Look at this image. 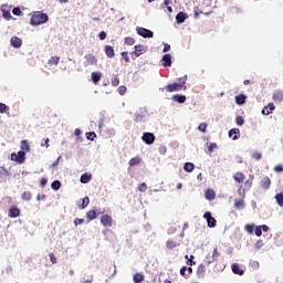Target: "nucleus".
Wrapping results in <instances>:
<instances>
[{"instance_id": "1", "label": "nucleus", "mask_w": 283, "mask_h": 283, "mask_svg": "<svg viewBox=\"0 0 283 283\" xmlns=\"http://www.w3.org/2000/svg\"><path fill=\"white\" fill-rule=\"evenodd\" d=\"M48 21H50V17L48 15V13H44L42 11H35L30 19V25L36 28L39 25L48 23Z\"/></svg>"}, {"instance_id": "2", "label": "nucleus", "mask_w": 283, "mask_h": 283, "mask_svg": "<svg viewBox=\"0 0 283 283\" xmlns=\"http://www.w3.org/2000/svg\"><path fill=\"white\" fill-rule=\"evenodd\" d=\"M136 32L138 36H142L143 39H154V31L147 28L136 27Z\"/></svg>"}, {"instance_id": "3", "label": "nucleus", "mask_w": 283, "mask_h": 283, "mask_svg": "<svg viewBox=\"0 0 283 283\" xmlns=\"http://www.w3.org/2000/svg\"><path fill=\"white\" fill-rule=\"evenodd\" d=\"M11 160H13V163H18V165H23L25 163V151L19 150L18 153H12Z\"/></svg>"}, {"instance_id": "4", "label": "nucleus", "mask_w": 283, "mask_h": 283, "mask_svg": "<svg viewBox=\"0 0 283 283\" xmlns=\"http://www.w3.org/2000/svg\"><path fill=\"white\" fill-rule=\"evenodd\" d=\"M203 218L207 221L209 229H216V227L218 226V221L216 220V218H213L211 212L209 211L205 212Z\"/></svg>"}, {"instance_id": "5", "label": "nucleus", "mask_w": 283, "mask_h": 283, "mask_svg": "<svg viewBox=\"0 0 283 283\" xmlns=\"http://www.w3.org/2000/svg\"><path fill=\"white\" fill-rule=\"evenodd\" d=\"M185 78L186 77H184V82H181V83L168 84L166 86L167 92H180V90H182V87H184V90H187V86H185Z\"/></svg>"}, {"instance_id": "6", "label": "nucleus", "mask_w": 283, "mask_h": 283, "mask_svg": "<svg viewBox=\"0 0 283 283\" xmlns=\"http://www.w3.org/2000/svg\"><path fill=\"white\" fill-rule=\"evenodd\" d=\"M142 140L145 145H154V143H156V135H154V133L146 132L143 134Z\"/></svg>"}, {"instance_id": "7", "label": "nucleus", "mask_w": 283, "mask_h": 283, "mask_svg": "<svg viewBox=\"0 0 283 283\" xmlns=\"http://www.w3.org/2000/svg\"><path fill=\"white\" fill-rule=\"evenodd\" d=\"M147 116V108H139V112L135 113V123H143V119Z\"/></svg>"}, {"instance_id": "8", "label": "nucleus", "mask_w": 283, "mask_h": 283, "mask_svg": "<svg viewBox=\"0 0 283 283\" xmlns=\"http://www.w3.org/2000/svg\"><path fill=\"white\" fill-rule=\"evenodd\" d=\"M10 45H11V48L19 50V48H21V45H23V40L17 35H14L10 39Z\"/></svg>"}, {"instance_id": "9", "label": "nucleus", "mask_w": 283, "mask_h": 283, "mask_svg": "<svg viewBox=\"0 0 283 283\" xmlns=\"http://www.w3.org/2000/svg\"><path fill=\"white\" fill-rule=\"evenodd\" d=\"M171 59H172V56H171L170 53L164 54L163 57H161L163 67H171V65H172Z\"/></svg>"}, {"instance_id": "10", "label": "nucleus", "mask_w": 283, "mask_h": 283, "mask_svg": "<svg viewBox=\"0 0 283 283\" xmlns=\"http://www.w3.org/2000/svg\"><path fill=\"white\" fill-rule=\"evenodd\" d=\"M189 19V15L182 11H179L176 15V23L178 25H182V23H185L186 20Z\"/></svg>"}, {"instance_id": "11", "label": "nucleus", "mask_w": 283, "mask_h": 283, "mask_svg": "<svg viewBox=\"0 0 283 283\" xmlns=\"http://www.w3.org/2000/svg\"><path fill=\"white\" fill-rule=\"evenodd\" d=\"M9 176H12V172L4 167H0V182H6Z\"/></svg>"}, {"instance_id": "12", "label": "nucleus", "mask_w": 283, "mask_h": 283, "mask_svg": "<svg viewBox=\"0 0 283 283\" xmlns=\"http://www.w3.org/2000/svg\"><path fill=\"white\" fill-rule=\"evenodd\" d=\"M274 111L275 104L269 103L265 107L262 108L261 114H263V116H269V114H273Z\"/></svg>"}, {"instance_id": "13", "label": "nucleus", "mask_w": 283, "mask_h": 283, "mask_svg": "<svg viewBox=\"0 0 283 283\" xmlns=\"http://www.w3.org/2000/svg\"><path fill=\"white\" fill-rule=\"evenodd\" d=\"M231 271L234 275H244V270H242V268H240L239 263H232L231 264Z\"/></svg>"}, {"instance_id": "14", "label": "nucleus", "mask_w": 283, "mask_h": 283, "mask_svg": "<svg viewBox=\"0 0 283 283\" xmlns=\"http://www.w3.org/2000/svg\"><path fill=\"white\" fill-rule=\"evenodd\" d=\"M145 52H147V50H145V46H143L142 44H137L135 45V51L130 52V54H134L136 59H138V56L145 54Z\"/></svg>"}, {"instance_id": "15", "label": "nucleus", "mask_w": 283, "mask_h": 283, "mask_svg": "<svg viewBox=\"0 0 283 283\" xmlns=\"http://www.w3.org/2000/svg\"><path fill=\"white\" fill-rule=\"evenodd\" d=\"M171 101L175 103H179V105H182L184 103H187V96L182 94H176L172 95Z\"/></svg>"}, {"instance_id": "16", "label": "nucleus", "mask_w": 283, "mask_h": 283, "mask_svg": "<svg viewBox=\"0 0 283 283\" xmlns=\"http://www.w3.org/2000/svg\"><path fill=\"white\" fill-rule=\"evenodd\" d=\"M101 224H103V227H112V216L103 214L101 217Z\"/></svg>"}, {"instance_id": "17", "label": "nucleus", "mask_w": 283, "mask_h": 283, "mask_svg": "<svg viewBox=\"0 0 283 283\" xmlns=\"http://www.w3.org/2000/svg\"><path fill=\"white\" fill-rule=\"evenodd\" d=\"M101 78H103V73L101 72H93L91 74V81L94 83V85H98Z\"/></svg>"}, {"instance_id": "18", "label": "nucleus", "mask_w": 283, "mask_h": 283, "mask_svg": "<svg viewBox=\"0 0 283 283\" xmlns=\"http://www.w3.org/2000/svg\"><path fill=\"white\" fill-rule=\"evenodd\" d=\"M229 138H232V140H238L240 138V129L239 128H231L228 132Z\"/></svg>"}, {"instance_id": "19", "label": "nucleus", "mask_w": 283, "mask_h": 283, "mask_svg": "<svg viewBox=\"0 0 283 283\" xmlns=\"http://www.w3.org/2000/svg\"><path fill=\"white\" fill-rule=\"evenodd\" d=\"M8 216L9 218H19L21 216V210L18 207H11Z\"/></svg>"}, {"instance_id": "20", "label": "nucleus", "mask_w": 283, "mask_h": 283, "mask_svg": "<svg viewBox=\"0 0 283 283\" xmlns=\"http://www.w3.org/2000/svg\"><path fill=\"white\" fill-rule=\"evenodd\" d=\"M85 59L86 65H96L98 63V60L96 59V56H94V54H86Z\"/></svg>"}, {"instance_id": "21", "label": "nucleus", "mask_w": 283, "mask_h": 283, "mask_svg": "<svg viewBox=\"0 0 283 283\" xmlns=\"http://www.w3.org/2000/svg\"><path fill=\"white\" fill-rule=\"evenodd\" d=\"M104 52L108 59H114V56H116V53L114 52V46L112 45H106L104 48Z\"/></svg>"}, {"instance_id": "22", "label": "nucleus", "mask_w": 283, "mask_h": 283, "mask_svg": "<svg viewBox=\"0 0 283 283\" xmlns=\"http://www.w3.org/2000/svg\"><path fill=\"white\" fill-rule=\"evenodd\" d=\"M91 180H92V174H88V172H84L80 177V182L82 185H87V182H90Z\"/></svg>"}, {"instance_id": "23", "label": "nucleus", "mask_w": 283, "mask_h": 283, "mask_svg": "<svg viewBox=\"0 0 283 283\" xmlns=\"http://www.w3.org/2000/svg\"><path fill=\"white\" fill-rule=\"evenodd\" d=\"M206 273H207V270L205 269V264H199L197 268V277L199 280H202V277H205Z\"/></svg>"}, {"instance_id": "24", "label": "nucleus", "mask_w": 283, "mask_h": 283, "mask_svg": "<svg viewBox=\"0 0 283 283\" xmlns=\"http://www.w3.org/2000/svg\"><path fill=\"white\" fill-rule=\"evenodd\" d=\"M234 101L237 105H244L247 103V95L241 93L234 97Z\"/></svg>"}, {"instance_id": "25", "label": "nucleus", "mask_w": 283, "mask_h": 283, "mask_svg": "<svg viewBox=\"0 0 283 283\" xmlns=\"http://www.w3.org/2000/svg\"><path fill=\"white\" fill-rule=\"evenodd\" d=\"M272 101H274V103H282V101H283V91H277L276 93H274L272 95Z\"/></svg>"}, {"instance_id": "26", "label": "nucleus", "mask_w": 283, "mask_h": 283, "mask_svg": "<svg viewBox=\"0 0 283 283\" xmlns=\"http://www.w3.org/2000/svg\"><path fill=\"white\" fill-rule=\"evenodd\" d=\"M206 200H214L216 199V191L213 189H207L205 192Z\"/></svg>"}, {"instance_id": "27", "label": "nucleus", "mask_w": 283, "mask_h": 283, "mask_svg": "<svg viewBox=\"0 0 283 283\" xmlns=\"http://www.w3.org/2000/svg\"><path fill=\"white\" fill-rule=\"evenodd\" d=\"M193 169H196V165L193 163H186L184 165V170L187 172V174H191V171H193Z\"/></svg>"}, {"instance_id": "28", "label": "nucleus", "mask_w": 283, "mask_h": 283, "mask_svg": "<svg viewBox=\"0 0 283 283\" xmlns=\"http://www.w3.org/2000/svg\"><path fill=\"white\" fill-rule=\"evenodd\" d=\"M86 218L88 222H92V220H96L98 218V213H96V210H91L86 213Z\"/></svg>"}, {"instance_id": "29", "label": "nucleus", "mask_w": 283, "mask_h": 283, "mask_svg": "<svg viewBox=\"0 0 283 283\" xmlns=\"http://www.w3.org/2000/svg\"><path fill=\"white\" fill-rule=\"evenodd\" d=\"M261 187H262V189H269L271 187V178L264 177L261 180Z\"/></svg>"}, {"instance_id": "30", "label": "nucleus", "mask_w": 283, "mask_h": 283, "mask_svg": "<svg viewBox=\"0 0 283 283\" xmlns=\"http://www.w3.org/2000/svg\"><path fill=\"white\" fill-rule=\"evenodd\" d=\"M145 280V275H143L142 273H135L133 275V282L135 283H142Z\"/></svg>"}, {"instance_id": "31", "label": "nucleus", "mask_w": 283, "mask_h": 283, "mask_svg": "<svg viewBox=\"0 0 283 283\" xmlns=\"http://www.w3.org/2000/svg\"><path fill=\"white\" fill-rule=\"evenodd\" d=\"M176 247H178V244H177L176 241H174V240H168V241L166 242V249H167L168 251H171V250L176 249Z\"/></svg>"}, {"instance_id": "32", "label": "nucleus", "mask_w": 283, "mask_h": 283, "mask_svg": "<svg viewBox=\"0 0 283 283\" xmlns=\"http://www.w3.org/2000/svg\"><path fill=\"white\" fill-rule=\"evenodd\" d=\"M90 207V197H84L82 199V205L80 206V209H87Z\"/></svg>"}, {"instance_id": "33", "label": "nucleus", "mask_w": 283, "mask_h": 283, "mask_svg": "<svg viewBox=\"0 0 283 283\" xmlns=\"http://www.w3.org/2000/svg\"><path fill=\"white\" fill-rule=\"evenodd\" d=\"M51 189H53V191H59V189H61V181L60 180L52 181Z\"/></svg>"}, {"instance_id": "34", "label": "nucleus", "mask_w": 283, "mask_h": 283, "mask_svg": "<svg viewBox=\"0 0 283 283\" xmlns=\"http://www.w3.org/2000/svg\"><path fill=\"white\" fill-rule=\"evenodd\" d=\"M129 167H136V165H140V158L139 157H134L129 160L128 163Z\"/></svg>"}, {"instance_id": "35", "label": "nucleus", "mask_w": 283, "mask_h": 283, "mask_svg": "<svg viewBox=\"0 0 283 283\" xmlns=\"http://www.w3.org/2000/svg\"><path fill=\"white\" fill-rule=\"evenodd\" d=\"M234 180H235V182H244V174H242V172H237L235 175H234Z\"/></svg>"}, {"instance_id": "36", "label": "nucleus", "mask_w": 283, "mask_h": 283, "mask_svg": "<svg viewBox=\"0 0 283 283\" xmlns=\"http://www.w3.org/2000/svg\"><path fill=\"white\" fill-rule=\"evenodd\" d=\"M21 151H30V144L25 139L21 142Z\"/></svg>"}, {"instance_id": "37", "label": "nucleus", "mask_w": 283, "mask_h": 283, "mask_svg": "<svg viewBox=\"0 0 283 283\" xmlns=\"http://www.w3.org/2000/svg\"><path fill=\"white\" fill-rule=\"evenodd\" d=\"M113 87H118L120 85V78H118V75H114L111 81Z\"/></svg>"}, {"instance_id": "38", "label": "nucleus", "mask_w": 283, "mask_h": 283, "mask_svg": "<svg viewBox=\"0 0 283 283\" xmlns=\"http://www.w3.org/2000/svg\"><path fill=\"white\" fill-rule=\"evenodd\" d=\"M275 200H276L279 207H283V192L276 193Z\"/></svg>"}, {"instance_id": "39", "label": "nucleus", "mask_w": 283, "mask_h": 283, "mask_svg": "<svg viewBox=\"0 0 283 283\" xmlns=\"http://www.w3.org/2000/svg\"><path fill=\"white\" fill-rule=\"evenodd\" d=\"M234 209H244V200H234Z\"/></svg>"}, {"instance_id": "40", "label": "nucleus", "mask_w": 283, "mask_h": 283, "mask_svg": "<svg viewBox=\"0 0 283 283\" xmlns=\"http://www.w3.org/2000/svg\"><path fill=\"white\" fill-rule=\"evenodd\" d=\"M22 200L30 202L32 200V193L30 191H25L22 193Z\"/></svg>"}, {"instance_id": "41", "label": "nucleus", "mask_w": 283, "mask_h": 283, "mask_svg": "<svg viewBox=\"0 0 283 283\" xmlns=\"http://www.w3.org/2000/svg\"><path fill=\"white\" fill-rule=\"evenodd\" d=\"M124 43H125L126 45H134V43H136V40H134V38H132V36H126V38L124 39Z\"/></svg>"}, {"instance_id": "42", "label": "nucleus", "mask_w": 283, "mask_h": 283, "mask_svg": "<svg viewBox=\"0 0 283 283\" xmlns=\"http://www.w3.org/2000/svg\"><path fill=\"white\" fill-rule=\"evenodd\" d=\"M59 61H61V57H59V56H52V57L49 60V63H50V65H59Z\"/></svg>"}, {"instance_id": "43", "label": "nucleus", "mask_w": 283, "mask_h": 283, "mask_svg": "<svg viewBox=\"0 0 283 283\" xmlns=\"http://www.w3.org/2000/svg\"><path fill=\"white\" fill-rule=\"evenodd\" d=\"M12 14H14V17H21V14H23V12L21 11V8L14 7L12 9Z\"/></svg>"}, {"instance_id": "44", "label": "nucleus", "mask_w": 283, "mask_h": 283, "mask_svg": "<svg viewBox=\"0 0 283 283\" xmlns=\"http://www.w3.org/2000/svg\"><path fill=\"white\" fill-rule=\"evenodd\" d=\"M117 92H118L119 96H125V94L127 92V86H125V85L119 86Z\"/></svg>"}, {"instance_id": "45", "label": "nucleus", "mask_w": 283, "mask_h": 283, "mask_svg": "<svg viewBox=\"0 0 283 283\" xmlns=\"http://www.w3.org/2000/svg\"><path fill=\"white\" fill-rule=\"evenodd\" d=\"M95 138H96V133H95V132H88V133H86V139H87V140L94 142Z\"/></svg>"}, {"instance_id": "46", "label": "nucleus", "mask_w": 283, "mask_h": 283, "mask_svg": "<svg viewBox=\"0 0 283 283\" xmlns=\"http://www.w3.org/2000/svg\"><path fill=\"white\" fill-rule=\"evenodd\" d=\"M235 124H237L239 127H242V125H244V117H242V116H237V117H235Z\"/></svg>"}, {"instance_id": "47", "label": "nucleus", "mask_w": 283, "mask_h": 283, "mask_svg": "<svg viewBox=\"0 0 283 283\" xmlns=\"http://www.w3.org/2000/svg\"><path fill=\"white\" fill-rule=\"evenodd\" d=\"M255 230V226L254 224H247L245 226V231L250 234H253V231Z\"/></svg>"}, {"instance_id": "48", "label": "nucleus", "mask_w": 283, "mask_h": 283, "mask_svg": "<svg viewBox=\"0 0 283 283\" xmlns=\"http://www.w3.org/2000/svg\"><path fill=\"white\" fill-rule=\"evenodd\" d=\"M254 234L256 235V238H262V228H260V226H256L254 228Z\"/></svg>"}, {"instance_id": "49", "label": "nucleus", "mask_w": 283, "mask_h": 283, "mask_svg": "<svg viewBox=\"0 0 283 283\" xmlns=\"http://www.w3.org/2000/svg\"><path fill=\"white\" fill-rule=\"evenodd\" d=\"M198 130L205 134L207 132V123L199 124Z\"/></svg>"}, {"instance_id": "50", "label": "nucleus", "mask_w": 283, "mask_h": 283, "mask_svg": "<svg viewBox=\"0 0 283 283\" xmlns=\"http://www.w3.org/2000/svg\"><path fill=\"white\" fill-rule=\"evenodd\" d=\"M8 109H10V107H8V105L0 103V114H6V112H8Z\"/></svg>"}, {"instance_id": "51", "label": "nucleus", "mask_w": 283, "mask_h": 283, "mask_svg": "<svg viewBox=\"0 0 283 283\" xmlns=\"http://www.w3.org/2000/svg\"><path fill=\"white\" fill-rule=\"evenodd\" d=\"M212 258H213L214 262L218 260V258H220V252L218 251V248L213 249Z\"/></svg>"}, {"instance_id": "52", "label": "nucleus", "mask_w": 283, "mask_h": 283, "mask_svg": "<svg viewBox=\"0 0 283 283\" xmlns=\"http://www.w3.org/2000/svg\"><path fill=\"white\" fill-rule=\"evenodd\" d=\"M128 54H129V52H127V51L122 52V57L124 59V61H126V63L130 62Z\"/></svg>"}, {"instance_id": "53", "label": "nucleus", "mask_w": 283, "mask_h": 283, "mask_svg": "<svg viewBox=\"0 0 283 283\" xmlns=\"http://www.w3.org/2000/svg\"><path fill=\"white\" fill-rule=\"evenodd\" d=\"M205 262L208 263V264H213V262H216V260L213 259L212 255H207L205 258Z\"/></svg>"}, {"instance_id": "54", "label": "nucleus", "mask_w": 283, "mask_h": 283, "mask_svg": "<svg viewBox=\"0 0 283 283\" xmlns=\"http://www.w3.org/2000/svg\"><path fill=\"white\" fill-rule=\"evenodd\" d=\"M254 247H255L256 251H260V249H262V247H264V241H262V240L256 241Z\"/></svg>"}, {"instance_id": "55", "label": "nucleus", "mask_w": 283, "mask_h": 283, "mask_svg": "<svg viewBox=\"0 0 283 283\" xmlns=\"http://www.w3.org/2000/svg\"><path fill=\"white\" fill-rule=\"evenodd\" d=\"M213 149H218V144L211 143V144L208 146V151H209L210 154L213 151Z\"/></svg>"}, {"instance_id": "56", "label": "nucleus", "mask_w": 283, "mask_h": 283, "mask_svg": "<svg viewBox=\"0 0 283 283\" xmlns=\"http://www.w3.org/2000/svg\"><path fill=\"white\" fill-rule=\"evenodd\" d=\"M252 158L254 160H262V153H253Z\"/></svg>"}, {"instance_id": "57", "label": "nucleus", "mask_w": 283, "mask_h": 283, "mask_svg": "<svg viewBox=\"0 0 283 283\" xmlns=\"http://www.w3.org/2000/svg\"><path fill=\"white\" fill-rule=\"evenodd\" d=\"M138 191L145 192L147 191V184L143 182L138 186Z\"/></svg>"}, {"instance_id": "58", "label": "nucleus", "mask_w": 283, "mask_h": 283, "mask_svg": "<svg viewBox=\"0 0 283 283\" xmlns=\"http://www.w3.org/2000/svg\"><path fill=\"white\" fill-rule=\"evenodd\" d=\"M98 36H99V41H105V39H107V33L105 31H101Z\"/></svg>"}, {"instance_id": "59", "label": "nucleus", "mask_w": 283, "mask_h": 283, "mask_svg": "<svg viewBox=\"0 0 283 283\" xmlns=\"http://www.w3.org/2000/svg\"><path fill=\"white\" fill-rule=\"evenodd\" d=\"M84 223H85V219H78V218H76V219L74 220L75 227H78V224H84Z\"/></svg>"}, {"instance_id": "60", "label": "nucleus", "mask_w": 283, "mask_h": 283, "mask_svg": "<svg viewBox=\"0 0 283 283\" xmlns=\"http://www.w3.org/2000/svg\"><path fill=\"white\" fill-rule=\"evenodd\" d=\"M274 171H276V174H282V171H283V166H282V165H276V166L274 167Z\"/></svg>"}, {"instance_id": "61", "label": "nucleus", "mask_w": 283, "mask_h": 283, "mask_svg": "<svg viewBox=\"0 0 283 283\" xmlns=\"http://www.w3.org/2000/svg\"><path fill=\"white\" fill-rule=\"evenodd\" d=\"M169 50H171V45L168 44V43H164L163 52H164V53H167V52H169Z\"/></svg>"}, {"instance_id": "62", "label": "nucleus", "mask_w": 283, "mask_h": 283, "mask_svg": "<svg viewBox=\"0 0 283 283\" xmlns=\"http://www.w3.org/2000/svg\"><path fill=\"white\" fill-rule=\"evenodd\" d=\"M159 154H161L163 156H165L167 154V146H160L159 147Z\"/></svg>"}, {"instance_id": "63", "label": "nucleus", "mask_w": 283, "mask_h": 283, "mask_svg": "<svg viewBox=\"0 0 283 283\" xmlns=\"http://www.w3.org/2000/svg\"><path fill=\"white\" fill-rule=\"evenodd\" d=\"M260 228H261V231H263V233H268V231H269V226H266V224H262V226H259Z\"/></svg>"}, {"instance_id": "64", "label": "nucleus", "mask_w": 283, "mask_h": 283, "mask_svg": "<svg viewBox=\"0 0 283 283\" xmlns=\"http://www.w3.org/2000/svg\"><path fill=\"white\" fill-rule=\"evenodd\" d=\"M40 185H41V187H45V185H48V178H42L40 180Z\"/></svg>"}]
</instances>
